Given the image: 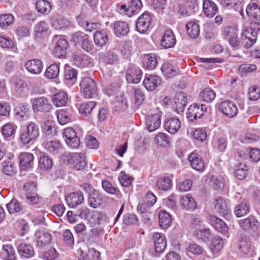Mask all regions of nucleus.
Segmentation results:
<instances>
[{"label": "nucleus", "instance_id": "f257e3e1", "mask_svg": "<svg viewBox=\"0 0 260 260\" xmlns=\"http://www.w3.org/2000/svg\"><path fill=\"white\" fill-rule=\"evenodd\" d=\"M39 136V127L35 122H29L19 133L20 142L23 145L32 144Z\"/></svg>", "mask_w": 260, "mask_h": 260}, {"label": "nucleus", "instance_id": "f03ea898", "mask_svg": "<svg viewBox=\"0 0 260 260\" xmlns=\"http://www.w3.org/2000/svg\"><path fill=\"white\" fill-rule=\"evenodd\" d=\"M71 41L78 43L84 51L93 55L96 52V49L90 36L82 31H77L73 34Z\"/></svg>", "mask_w": 260, "mask_h": 260}, {"label": "nucleus", "instance_id": "7ed1b4c3", "mask_svg": "<svg viewBox=\"0 0 260 260\" xmlns=\"http://www.w3.org/2000/svg\"><path fill=\"white\" fill-rule=\"evenodd\" d=\"M80 88L84 98H93L97 95L96 84L95 81L90 78H84L80 82Z\"/></svg>", "mask_w": 260, "mask_h": 260}, {"label": "nucleus", "instance_id": "20e7f679", "mask_svg": "<svg viewBox=\"0 0 260 260\" xmlns=\"http://www.w3.org/2000/svg\"><path fill=\"white\" fill-rule=\"evenodd\" d=\"M142 7L140 0H132L128 5L122 4L117 6V11L121 15L131 17L137 14Z\"/></svg>", "mask_w": 260, "mask_h": 260}, {"label": "nucleus", "instance_id": "39448f33", "mask_svg": "<svg viewBox=\"0 0 260 260\" xmlns=\"http://www.w3.org/2000/svg\"><path fill=\"white\" fill-rule=\"evenodd\" d=\"M34 112L48 113L53 108L48 99L45 96L33 98L30 101Z\"/></svg>", "mask_w": 260, "mask_h": 260}, {"label": "nucleus", "instance_id": "423d86ee", "mask_svg": "<svg viewBox=\"0 0 260 260\" xmlns=\"http://www.w3.org/2000/svg\"><path fill=\"white\" fill-rule=\"evenodd\" d=\"M142 76L141 69L133 64H129L125 74L127 81L129 83L137 84L140 82Z\"/></svg>", "mask_w": 260, "mask_h": 260}, {"label": "nucleus", "instance_id": "0eeeda50", "mask_svg": "<svg viewBox=\"0 0 260 260\" xmlns=\"http://www.w3.org/2000/svg\"><path fill=\"white\" fill-rule=\"evenodd\" d=\"M152 22V18L149 13L145 12L137 20L136 26L137 30L140 34H145Z\"/></svg>", "mask_w": 260, "mask_h": 260}, {"label": "nucleus", "instance_id": "6e6552de", "mask_svg": "<svg viewBox=\"0 0 260 260\" xmlns=\"http://www.w3.org/2000/svg\"><path fill=\"white\" fill-rule=\"evenodd\" d=\"M218 110L228 117L232 118L238 113V108L236 104L230 101H225L219 104Z\"/></svg>", "mask_w": 260, "mask_h": 260}, {"label": "nucleus", "instance_id": "1a4fd4ad", "mask_svg": "<svg viewBox=\"0 0 260 260\" xmlns=\"http://www.w3.org/2000/svg\"><path fill=\"white\" fill-rule=\"evenodd\" d=\"M69 161L73 168L78 171L83 170L87 165L85 155L83 153H72Z\"/></svg>", "mask_w": 260, "mask_h": 260}, {"label": "nucleus", "instance_id": "9d476101", "mask_svg": "<svg viewBox=\"0 0 260 260\" xmlns=\"http://www.w3.org/2000/svg\"><path fill=\"white\" fill-rule=\"evenodd\" d=\"M156 202V196L152 192L148 191L143 198V203H140L138 206L137 210L140 213H145Z\"/></svg>", "mask_w": 260, "mask_h": 260}, {"label": "nucleus", "instance_id": "9b49d317", "mask_svg": "<svg viewBox=\"0 0 260 260\" xmlns=\"http://www.w3.org/2000/svg\"><path fill=\"white\" fill-rule=\"evenodd\" d=\"M20 169L21 170H30L34 164V155L29 152H23L19 155Z\"/></svg>", "mask_w": 260, "mask_h": 260}, {"label": "nucleus", "instance_id": "f8f14e48", "mask_svg": "<svg viewBox=\"0 0 260 260\" xmlns=\"http://www.w3.org/2000/svg\"><path fill=\"white\" fill-rule=\"evenodd\" d=\"M161 83V78L156 75L146 74L143 85L148 91H153Z\"/></svg>", "mask_w": 260, "mask_h": 260}, {"label": "nucleus", "instance_id": "ddd939ff", "mask_svg": "<svg viewBox=\"0 0 260 260\" xmlns=\"http://www.w3.org/2000/svg\"><path fill=\"white\" fill-rule=\"evenodd\" d=\"M35 236L38 247H44L50 244L51 241V234L48 231L38 229L36 232Z\"/></svg>", "mask_w": 260, "mask_h": 260}, {"label": "nucleus", "instance_id": "4468645a", "mask_svg": "<svg viewBox=\"0 0 260 260\" xmlns=\"http://www.w3.org/2000/svg\"><path fill=\"white\" fill-rule=\"evenodd\" d=\"M78 71L70 66H66L64 69V82L68 86L75 84L77 80Z\"/></svg>", "mask_w": 260, "mask_h": 260}, {"label": "nucleus", "instance_id": "2eb2a0df", "mask_svg": "<svg viewBox=\"0 0 260 260\" xmlns=\"http://www.w3.org/2000/svg\"><path fill=\"white\" fill-rule=\"evenodd\" d=\"M176 43V39L173 31L169 29L165 31L161 39L160 44L165 49L173 48Z\"/></svg>", "mask_w": 260, "mask_h": 260}, {"label": "nucleus", "instance_id": "dca6fc26", "mask_svg": "<svg viewBox=\"0 0 260 260\" xmlns=\"http://www.w3.org/2000/svg\"><path fill=\"white\" fill-rule=\"evenodd\" d=\"M187 96L183 92H179L176 93L174 98V102L173 107L175 111L180 113L183 112L186 106Z\"/></svg>", "mask_w": 260, "mask_h": 260}, {"label": "nucleus", "instance_id": "f3484780", "mask_svg": "<svg viewBox=\"0 0 260 260\" xmlns=\"http://www.w3.org/2000/svg\"><path fill=\"white\" fill-rule=\"evenodd\" d=\"M57 118L58 123L61 125H64L74 120L73 111L72 109H61L57 113Z\"/></svg>", "mask_w": 260, "mask_h": 260}, {"label": "nucleus", "instance_id": "a211bd4d", "mask_svg": "<svg viewBox=\"0 0 260 260\" xmlns=\"http://www.w3.org/2000/svg\"><path fill=\"white\" fill-rule=\"evenodd\" d=\"M164 128L169 133H176L181 127L180 120L176 117H170L166 119L164 122Z\"/></svg>", "mask_w": 260, "mask_h": 260}, {"label": "nucleus", "instance_id": "6ab92c4d", "mask_svg": "<svg viewBox=\"0 0 260 260\" xmlns=\"http://www.w3.org/2000/svg\"><path fill=\"white\" fill-rule=\"evenodd\" d=\"M239 224L241 228L246 231L251 230L255 232L259 227V223L253 216H249L246 218L239 221Z\"/></svg>", "mask_w": 260, "mask_h": 260}, {"label": "nucleus", "instance_id": "aec40b11", "mask_svg": "<svg viewBox=\"0 0 260 260\" xmlns=\"http://www.w3.org/2000/svg\"><path fill=\"white\" fill-rule=\"evenodd\" d=\"M65 200L69 206L74 208L83 202V194L81 191L72 192L66 197Z\"/></svg>", "mask_w": 260, "mask_h": 260}, {"label": "nucleus", "instance_id": "412c9836", "mask_svg": "<svg viewBox=\"0 0 260 260\" xmlns=\"http://www.w3.org/2000/svg\"><path fill=\"white\" fill-rule=\"evenodd\" d=\"M68 47L67 40L64 38H60L55 44V46L53 50V54L58 58L64 56L67 53Z\"/></svg>", "mask_w": 260, "mask_h": 260}, {"label": "nucleus", "instance_id": "4be33fe9", "mask_svg": "<svg viewBox=\"0 0 260 260\" xmlns=\"http://www.w3.org/2000/svg\"><path fill=\"white\" fill-rule=\"evenodd\" d=\"M188 160L192 169L199 172H203L205 169V163L201 157L195 152H192L188 156Z\"/></svg>", "mask_w": 260, "mask_h": 260}, {"label": "nucleus", "instance_id": "5701e85b", "mask_svg": "<svg viewBox=\"0 0 260 260\" xmlns=\"http://www.w3.org/2000/svg\"><path fill=\"white\" fill-rule=\"evenodd\" d=\"M114 32L117 37L126 36L129 31L128 24L124 21H117L113 23Z\"/></svg>", "mask_w": 260, "mask_h": 260}, {"label": "nucleus", "instance_id": "b1692460", "mask_svg": "<svg viewBox=\"0 0 260 260\" xmlns=\"http://www.w3.org/2000/svg\"><path fill=\"white\" fill-rule=\"evenodd\" d=\"M161 119L158 114H152L146 117V125L150 132L157 129L160 126Z\"/></svg>", "mask_w": 260, "mask_h": 260}, {"label": "nucleus", "instance_id": "393cba45", "mask_svg": "<svg viewBox=\"0 0 260 260\" xmlns=\"http://www.w3.org/2000/svg\"><path fill=\"white\" fill-rule=\"evenodd\" d=\"M153 240L154 243V249L156 253H162L166 248L167 241L165 236L158 233L153 235Z\"/></svg>", "mask_w": 260, "mask_h": 260}, {"label": "nucleus", "instance_id": "a878e982", "mask_svg": "<svg viewBox=\"0 0 260 260\" xmlns=\"http://www.w3.org/2000/svg\"><path fill=\"white\" fill-rule=\"evenodd\" d=\"M25 67L30 73L39 74L42 71L43 64L40 60L34 59L27 61L25 63Z\"/></svg>", "mask_w": 260, "mask_h": 260}, {"label": "nucleus", "instance_id": "bb28decb", "mask_svg": "<svg viewBox=\"0 0 260 260\" xmlns=\"http://www.w3.org/2000/svg\"><path fill=\"white\" fill-rule=\"evenodd\" d=\"M38 157V166L41 170L48 171L52 168L53 161L48 154L44 152H40Z\"/></svg>", "mask_w": 260, "mask_h": 260}, {"label": "nucleus", "instance_id": "cd10ccee", "mask_svg": "<svg viewBox=\"0 0 260 260\" xmlns=\"http://www.w3.org/2000/svg\"><path fill=\"white\" fill-rule=\"evenodd\" d=\"M209 220L212 226L218 232L225 233L228 232V226L220 218L216 216H211Z\"/></svg>", "mask_w": 260, "mask_h": 260}, {"label": "nucleus", "instance_id": "c85d7f7f", "mask_svg": "<svg viewBox=\"0 0 260 260\" xmlns=\"http://www.w3.org/2000/svg\"><path fill=\"white\" fill-rule=\"evenodd\" d=\"M203 9L205 15L211 18L216 14L218 7L211 0H203Z\"/></svg>", "mask_w": 260, "mask_h": 260}, {"label": "nucleus", "instance_id": "c756f323", "mask_svg": "<svg viewBox=\"0 0 260 260\" xmlns=\"http://www.w3.org/2000/svg\"><path fill=\"white\" fill-rule=\"evenodd\" d=\"M203 115V108L198 104H193L187 110V117L190 120L193 121L200 118Z\"/></svg>", "mask_w": 260, "mask_h": 260}, {"label": "nucleus", "instance_id": "7c9ffc66", "mask_svg": "<svg viewBox=\"0 0 260 260\" xmlns=\"http://www.w3.org/2000/svg\"><path fill=\"white\" fill-rule=\"evenodd\" d=\"M74 64L80 68L89 66L92 63L91 58L84 53H81L74 56Z\"/></svg>", "mask_w": 260, "mask_h": 260}, {"label": "nucleus", "instance_id": "2f4dec72", "mask_svg": "<svg viewBox=\"0 0 260 260\" xmlns=\"http://www.w3.org/2000/svg\"><path fill=\"white\" fill-rule=\"evenodd\" d=\"M52 101L57 107L64 106L68 101V94L64 91H60L53 95Z\"/></svg>", "mask_w": 260, "mask_h": 260}, {"label": "nucleus", "instance_id": "473e14b6", "mask_svg": "<svg viewBox=\"0 0 260 260\" xmlns=\"http://www.w3.org/2000/svg\"><path fill=\"white\" fill-rule=\"evenodd\" d=\"M250 212V205L246 200H242L234 209V213L237 217H240L247 215Z\"/></svg>", "mask_w": 260, "mask_h": 260}, {"label": "nucleus", "instance_id": "72a5a7b5", "mask_svg": "<svg viewBox=\"0 0 260 260\" xmlns=\"http://www.w3.org/2000/svg\"><path fill=\"white\" fill-rule=\"evenodd\" d=\"M157 64V56L155 54H145L143 58V66L144 68L153 70Z\"/></svg>", "mask_w": 260, "mask_h": 260}, {"label": "nucleus", "instance_id": "f704fd0d", "mask_svg": "<svg viewBox=\"0 0 260 260\" xmlns=\"http://www.w3.org/2000/svg\"><path fill=\"white\" fill-rule=\"evenodd\" d=\"M7 209L10 214L18 213L23 214L24 208L22 204L18 200L13 199L7 205Z\"/></svg>", "mask_w": 260, "mask_h": 260}, {"label": "nucleus", "instance_id": "c9c22d12", "mask_svg": "<svg viewBox=\"0 0 260 260\" xmlns=\"http://www.w3.org/2000/svg\"><path fill=\"white\" fill-rule=\"evenodd\" d=\"M180 205L183 209L190 211H193L197 207L196 202L190 194L181 198Z\"/></svg>", "mask_w": 260, "mask_h": 260}, {"label": "nucleus", "instance_id": "e433bc0d", "mask_svg": "<svg viewBox=\"0 0 260 260\" xmlns=\"http://www.w3.org/2000/svg\"><path fill=\"white\" fill-rule=\"evenodd\" d=\"M93 40L95 45L99 47H103L108 42V35L104 30H96L93 35Z\"/></svg>", "mask_w": 260, "mask_h": 260}, {"label": "nucleus", "instance_id": "4c0bfd02", "mask_svg": "<svg viewBox=\"0 0 260 260\" xmlns=\"http://www.w3.org/2000/svg\"><path fill=\"white\" fill-rule=\"evenodd\" d=\"M14 110L16 118L20 121L25 120L29 116V109L23 104H19Z\"/></svg>", "mask_w": 260, "mask_h": 260}, {"label": "nucleus", "instance_id": "58836bf2", "mask_svg": "<svg viewBox=\"0 0 260 260\" xmlns=\"http://www.w3.org/2000/svg\"><path fill=\"white\" fill-rule=\"evenodd\" d=\"M173 182L170 178L168 176L160 177L156 182V187L160 190L168 191L171 189Z\"/></svg>", "mask_w": 260, "mask_h": 260}, {"label": "nucleus", "instance_id": "ea45409f", "mask_svg": "<svg viewBox=\"0 0 260 260\" xmlns=\"http://www.w3.org/2000/svg\"><path fill=\"white\" fill-rule=\"evenodd\" d=\"M215 209L220 215H226L229 214L230 209L228 207L225 200L221 197L216 199L215 204Z\"/></svg>", "mask_w": 260, "mask_h": 260}, {"label": "nucleus", "instance_id": "a19ab883", "mask_svg": "<svg viewBox=\"0 0 260 260\" xmlns=\"http://www.w3.org/2000/svg\"><path fill=\"white\" fill-rule=\"evenodd\" d=\"M186 32L188 36L192 39H196L200 34V26L193 21L188 22L186 24Z\"/></svg>", "mask_w": 260, "mask_h": 260}, {"label": "nucleus", "instance_id": "79ce46f5", "mask_svg": "<svg viewBox=\"0 0 260 260\" xmlns=\"http://www.w3.org/2000/svg\"><path fill=\"white\" fill-rule=\"evenodd\" d=\"M246 12L249 17L260 20V7L257 4L250 3L246 7Z\"/></svg>", "mask_w": 260, "mask_h": 260}, {"label": "nucleus", "instance_id": "37998d69", "mask_svg": "<svg viewBox=\"0 0 260 260\" xmlns=\"http://www.w3.org/2000/svg\"><path fill=\"white\" fill-rule=\"evenodd\" d=\"M18 251L21 256L25 258H30L34 255V248L30 244L24 243L18 246Z\"/></svg>", "mask_w": 260, "mask_h": 260}, {"label": "nucleus", "instance_id": "c03bdc74", "mask_svg": "<svg viewBox=\"0 0 260 260\" xmlns=\"http://www.w3.org/2000/svg\"><path fill=\"white\" fill-rule=\"evenodd\" d=\"M1 256L6 260H15L16 258L14 250L10 244H4L3 246Z\"/></svg>", "mask_w": 260, "mask_h": 260}, {"label": "nucleus", "instance_id": "a18cd8bd", "mask_svg": "<svg viewBox=\"0 0 260 260\" xmlns=\"http://www.w3.org/2000/svg\"><path fill=\"white\" fill-rule=\"evenodd\" d=\"M100 58L106 64H113L118 60V56L113 51H109L105 53H99Z\"/></svg>", "mask_w": 260, "mask_h": 260}, {"label": "nucleus", "instance_id": "49530a36", "mask_svg": "<svg viewBox=\"0 0 260 260\" xmlns=\"http://www.w3.org/2000/svg\"><path fill=\"white\" fill-rule=\"evenodd\" d=\"M17 128L15 123L8 122L3 126L1 132L5 138H10L15 135Z\"/></svg>", "mask_w": 260, "mask_h": 260}, {"label": "nucleus", "instance_id": "de8ad7c7", "mask_svg": "<svg viewBox=\"0 0 260 260\" xmlns=\"http://www.w3.org/2000/svg\"><path fill=\"white\" fill-rule=\"evenodd\" d=\"M96 105V103L94 101L82 103L79 107V113L83 116H86L91 113Z\"/></svg>", "mask_w": 260, "mask_h": 260}, {"label": "nucleus", "instance_id": "09e8293b", "mask_svg": "<svg viewBox=\"0 0 260 260\" xmlns=\"http://www.w3.org/2000/svg\"><path fill=\"white\" fill-rule=\"evenodd\" d=\"M239 249L245 254L252 255L254 252L253 247L249 238H243L240 242Z\"/></svg>", "mask_w": 260, "mask_h": 260}, {"label": "nucleus", "instance_id": "8fccbe9b", "mask_svg": "<svg viewBox=\"0 0 260 260\" xmlns=\"http://www.w3.org/2000/svg\"><path fill=\"white\" fill-rule=\"evenodd\" d=\"M36 7L37 11L43 14H48L51 10V5L47 0H37Z\"/></svg>", "mask_w": 260, "mask_h": 260}, {"label": "nucleus", "instance_id": "3c124183", "mask_svg": "<svg viewBox=\"0 0 260 260\" xmlns=\"http://www.w3.org/2000/svg\"><path fill=\"white\" fill-rule=\"evenodd\" d=\"M161 70L166 78H172L178 74L176 68L169 62L164 63L161 66Z\"/></svg>", "mask_w": 260, "mask_h": 260}, {"label": "nucleus", "instance_id": "603ef678", "mask_svg": "<svg viewBox=\"0 0 260 260\" xmlns=\"http://www.w3.org/2000/svg\"><path fill=\"white\" fill-rule=\"evenodd\" d=\"M43 133L47 136L53 137L56 134V128L53 121L47 120L42 126Z\"/></svg>", "mask_w": 260, "mask_h": 260}, {"label": "nucleus", "instance_id": "864d4df0", "mask_svg": "<svg viewBox=\"0 0 260 260\" xmlns=\"http://www.w3.org/2000/svg\"><path fill=\"white\" fill-rule=\"evenodd\" d=\"M15 21L14 16L10 14L0 15V27L6 29L9 26L13 24Z\"/></svg>", "mask_w": 260, "mask_h": 260}, {"label": "nucleus", "instance_id": "5fc2aeb1", "mask_svg": "<svg viewBox=\"0 0 260 260\" xmlns=\"http://www.w3.org/2000/svg\"><path fill=\"white\" fill-rule=\"evenodd\" d=\"M59 73V64L53 63L50 64L46 70L44 76L48 79H54Z\"/></svg>", "mask_w": 260, "mask_h": 260}, {"label": "nucleus", "instance_id": "6e6d98bb", "mask_svg": "<svg viewBox=\"0 0 260 260\" xmlns=\"http://www.w3.org/2000/svg\"><path fill=\"white\" fill-rule=\"evenodd\" d=\"M216 93L214 90L210 88H205L200 93V98L206 103H211L215 99Z\"/></svg>", "mask_w": 260, "mask_h": 260}, {"label": "nucleus", "instance_id": "4d7b16f0", "mask_svg": "<svg viewBox=\"0 0 260 260\" xmlns=\"http://www.w3.org/2000/svg\"><path fill=\"white\" fill-rule=\"evenodd\" d=\"M3 172L6 175L13 176L17 172V167L11 160H5L3 162Z\"/></svg>", "mask_w": 260, "mask_h": 260}, {"label": "nucleus", "instance_id": "13d9d810", "mask_svg": "<svg viewBox=\"0 0 260 260\" xmlns=\"http://www.w3.org/2000/svg\"><path fill=\"white\" fill-rule=\"evenodd\" d=\"M247 171L248 168L246 164L238 162L236 165L234 176L237 179L242 180L245 178L247 173Z\"/></svg>", "mask_w": 260, "mask_h": 260}, {"label": "nucleus", "instance_id": "bf43d9fd", "mask_svg": "<svg viewBox=\"0 0 260 260\" xmlns=\"http://www.w3.org/2000/svg\"><path fill=\"white\" fill-rule=\"evenodd\" d=\"M255 41L256 39L251 38L248 32H246V34L243 32L240 37V48L242 47L249 48L255 43Z\"/></svg>", "mask_w": 260, "mask_h": 260}, {"label": "nucleus", "instance_id": "052dcab7", "mask_svg": "<svg viewBox=\"0 0 260 260\" xmlns=\"http://www.w3.org/2000/svg\"><path fill=\"white\" fill-rule=\"evenodd\" d=\"M159 224L162 229L168 227L172 222V218L170 214L165 211H161L158 214Z\"/></svg>", "mask_w": 260, "mask_h": 260}, {"label": "nucleus", "instance_id": "680f3d73", "mask_svg": "<svg viewBox=\"0 0 260 260\" xmlns=\"http://www.w3.org/2000/svg\"><path fill=\"white\" fill-rule=\"evenodd\" d=\"M193 235L200 240L206 241L211 237V234L209 229L202 227L193 232Z\"/></svg>", "mask_w": 260, "mask_h": 260}, {"label": "nucleus", "instance_id": "e2e57ef3", "mask_svg": "<svg viewBox=\"0 0 260 260\" xmlns=\"http://www.w3.org/2000/svg\"><path fill=\"white\" fill-rule=\"evenodd\" d=\"M127 108L128 104L126 99L123 96L118 97L117 100L115 102V111L117 112H123L125 111Z\"/></svg>", "mask_w": 260, "mask_h": 260}, {"label": "nucleus", "instance_id": "0e129e2a", "mask_svg": "<svg viewBox=\"0 0 260 260\" xmlns=\"http://www.w3.org/2000/svg\"><path fill=\"white\" fill-rule=\"evenodd\" d=\"M45 147L49 152L55 154L61 148V144L58 141H51L45 144Z\"/></svg>", "mask_w": 260, "mask_h": 260}, {"label": "nucleus", "instance_id": "69168bd1", "mask_svg": "<svg viewBox=\"0 0 260 260\" xmlns=\"http://www.w3.org/2000/svg\"><path fill=\"white\" fill-rule=\"evenodd\" d=\"M243 0H225V4L227 6L232 8L240 15H243L242 2Z\"/></svg>", "mask_w": 260, "mask_h": 260}, {"label": "nucleus", "instance_id": "338daca9", "mask_svg": "<svg viewBox=\"0 0 260 260\" xmlns=\"http://www.w3.org/2000/svg\"><path fill=\"white\" fill-rule=\"evenodd\" d=\"M238 34V30L234 26H228L224 28L222 31V35L225 41Z\"/></svg>", "mask_w": 260, "mask_h": 260}, {"label": "nucleus", "instance_id": "774afa93", "mask_svg": "<svg viewBox=\"0 0 260 260\" xmlns=\"http://www.w3.org/2000/svg\"><path fill=\"white\" fill-rule=\"evenodd\" d=\"M223 245L222 239L219 237H215L211 242L210 248L212 251L215 253H218L222 248Z\"/></svg>", "mask_w": 260, "mask_h": 260}]
</instances>
